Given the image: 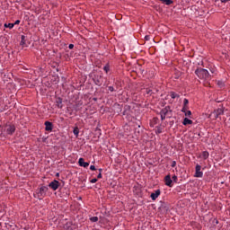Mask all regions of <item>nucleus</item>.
I'll return each instance as SVG.
<instances>
[{"label":"nucleus","mask_w":230,"mask_h":230,"mask_svg":"<svg viewBox=\"0 0 230 230\" xmlns=\"http://www.w3.org/2000/svg\"><path fill=\"white\" fill-rule=\"evenodd\" d=\"M230 0H221V3H229Z\"/></svg>","instance_id":"09e8293b"},{"label":"nucleus","mask_w":230,"mask_h":230,"mask_svg":"<svg viewBox=\"0 0 230 230\" xmlns=\"http://www.w3.org/2000/svg\"><path fill=\"white\" fill-rule=\"evenodd\" d=\"M146 94H150V96L154 94V90H152L150 87L146 88Z\"/></svg>","instance_id":"c85d7f7f"},{"label":"nucleus","mask_w":230,"mask_h":230,"mask_svg":"<svg viewBox=\"0 0 230 230\" xmlns=\"http://www.w3.org/2000/svg\"><path fill=\"white\" fill-rule=\"evenodd\" d=\"M78 164L79 166H83V168H87V166H89V163L85 162L84 158H79Z\"/></svg>","instance_id":"9d476101"},{"label":"nucleus","mask_w":230,"mask_h":230,"mask_svg":"<svg viewBox=\"0 0 230 230\" xmlns=\"http://www.w3.org/2000/svg\"><path fill=\"white\" fill-rule=\"evenodd\" d=\"M162 121H164L166 119V115H164L163 113H160Z\"/></svg>","instance_id":"58836bf2"},{"label":"nucleus","mask_w":230,"mask_h":230,"mask_svg":"<svg viewBox=\"0 0 230 230\" xmlns=\"http://www.w3.org/2000/svg\"><path fill=\"white\" fill-rule=\"evenodd\" d=\"M45 130L46 132H51L53 130V122L45 121Z\"/></svg>","instance_id":"6e6552de"},{"label":"nucleus","mask_w":230,"mask_h":230,"mask_svg":"<svg viewBox=\"0 0 230 230\" xmlns=\"http://www.w3.org/2000/svg\"><path fill=\"white\" fill-rule=\"evenodd\" d=\"M159 123V118L154 117L153 119L150 121V127L154 128L155 125Z\"/></svg>","instance_id":"4468645a"},{"label":"nucleus","mask_w":230,"mask_h":230,"mask_svg":"<svg viewBox=\"0 0 230 230\" xmlns=\"http://www.w3.org/2000/svg\"><path fill=\"white\" fill-rule=\"evenodd\" d=\"M188 103H190V101H188V99H184L183 105L188 106Z\"/></svg>","instance_id":"4c0bfd02"},{"label":"nucleus","mask_w":230,"mask_h":230,"mask_svg":"<svg viewBox=\"0 0 230 230\" xmlns=\"http://www.w3.org/2000/svg\"><path fill=\"white\" fill-rule=\"evenodd\" d=\"M49 188H50V190H53V191H57V190H58V188H60V181H58L57 180L52 181L49 184Z\"/></svg>","instance_id":"39448f33"},{"label":"nucleus","mask_w":230,"mask_h":230,"mask_svg":"<svg viewBox=\"0 0 230 230\" xmlns=\"http://www.w3.org/2000/svg\"><path fill=\"white\" fill-rule=\"evenodd\" d=\"M145 40H150V35L145 36Z\"/></svg>","instance_id":"c03bdc74"},{"label":"nucleus","mask_w":230,"mask_h":230,"mask_svg":"<svg viewBox=\"0 0 230 230\" xmlns=\"http://www.w3.org/2000/svg\"><path fill=\"white\" fill-rule=\"evenodd\" d=\"M90 170H91L92 172H96V166L91 165V166H90Z\"/></svg>","instance_id":"ea45409f"},{"label":"nucleus","mask_w":230,"mask_h":230,"mask_svg":"<svg viewBox=\"0 0 230 230\" xmlns=\"http://www.w3.org/2000/svg\"><path fill=\"white\" fill-rule=\"evenodd\" d=\"M170 96L172 100H175V98H180L181 96L176 93L175 92H170Z\"/></svg>","instance_id":"4be33fe9"},{"label":"nucleus","mask_w":230,"mask_h":230,"mask_svg":"<svg viewBox=\"0 0 230 230\" xmlns=\"http://www.w3.org/2000/svg\"><path fill=\"white\" fill-rule=\"evenodd\" d=\"M168 112H172V111L170 110V106H166L165 108L162 109L160 114H164L166 116Z\"/></svg>","instance_id":"2eb2a0df"},{"label":"nucleus","mask_w":230,"mask_h":230,"mask_svg":"<svg viewBox=\"0 0 230 230\" xmlns=\"http://www.w3.org/2000/svg\"><path fill=\"white\" fill-rule=\"evenodd\" d=\"M160 1L164 4H167V6H170V4H173V0H160Z\"/></svg>","instance_id":"412c9836"},{"label":"nucleus","mask_w":230,"mask_h":230,"mask_svg":"<svg viewBox=\"0 0 230 230\" xmlns=\"http://www.w3.org/2000/svg\"><path fill=\"white\" fill-rule=\"evenodd\" d=\"M161 195V190H156L155 192L151 193V199L152 200H157V198Z\"/></svg>","instance_id":"1a4fd4ad"},{"label":"nucleus","mask_w":230,"mask_h":230,"mask_svg":"<svg viewBox=\"0 0 230 230\" xmlns=\"http://www.w3.org/2000/svg\"><path fill=\"white\" fill-rule=\"evenodd\" d=\"M73 132L76 136V137H78V134H80V129L78 128V127H75Z\"/></svg>","instance_id":"bb28decb"},{"label":"nucleus","mask_w":230,"mask_h":230,"mask_svg":"<svg viewBox=\"0 0 230 230\" xmlns=\"http://www.w3.org/2000/svg\"><path fill=\"white\" fill-rule=\"evenodd\" d=\"M182 125H184L185 127L187 125H193V120L188 119V118H185L182 121Z\"/></svg>","instance_id":"f3484780"},{"label":"nucleus","mask_w":230,"mask_h":230,"mask_svg":"<svg viewBox=\"0 0 230 230\" xmlns=\"http://www.w3.org/2000/svg\"><path fill=\"white\" fill-rule=\"evenodd\" d=\"M182 75V73H181V71L179 70H174V78L176 80H178V78H181V76Z\"/></svg>","instance_id":"aec40b11"},{"label":"nucleus","mask_w":230,"mask_h":230,"mask_svg":"<svg viewBox=\"0 0 230 230\" xmlns=\"http://www.w3.org/2000/svg\"><path fill=\"white\" fill-rule=\"evenodd\" d=\"M149 87L152 89L153 94H156V93H159V89L154 86V84H151Z\"/></svg>","instance_id":"5701e85b"},{"label":"nucleus","mask_w":230,"mask_h":230,"mask_svg":"<svg viewBox=\"0 0 230 230\" xmlns=\"http://www.w3.org/2000/svg\"><path fill=\"white\" fill-rule=\"evenodd\" d=\"M217 85H218V87H220V89H222L226 86V84H224L223 81H217Z\"/></svg>","instance_id":"cd10ccee"},{"label":"nucleus","mask_w":230,"mask_h":230,"mask_svg":"<svg viewBox=\"0 0 230 230\" xmlns=\"http://www.w3.org/2000/svg\"><path fill=\"white\" fill-rule=\"evenodd\" d=\"M3 132H5L7 136H13L15 134V125L13 124H5L2 127Z\"/></svg>","instance_id":"7ed1b4c3"},{"label":"nucleus","mask_w":230,"mask_h":230,"mask_svg":"<svg viewBox=\"0 0 230 230\" xmlns=\"http://www.w3.org/2000/svg\"><path fill=\"white\" fill-rule=\"evenodd\" d=\"M201 170H202V166H200V164H197L196 165V172L194 174V177L202 178L204 175V172H202Z\"/></svg>","instance_id":"0eeeda50"},{"label":"nucleus","mask_w":230,"mask_h":230,"mask_svg":"<svg viewBox=\"0 0 230 230\" xmlns=\"http://www.w3.org/2000/svg\"><path fill=\"white\" fill-rule=\"evenodd\" d=\"M4 28H9V30H12V28H13V23H4Z\"/></svg>","instance_id":"c756f323"},{"label":"nucleus","mask_w":230,"mask_h":230,"mask_svg":"<svg viewBox=\"0 0 230 230\" xmlns=\"http://www.w3.org/2000/svg\"><path fill=\"white\" fill-rule=\"evenodd\" d=\"M68 48H69V49H73V48H75V45L74 44H69Z\"/></svg>","instance_id":"a18cd8bd"},{"label":"nucleus","mask_w":230,"mask_h":230,"mask_svg":"<svg viewBox=\"0 0 230 230\" xmlns=\"http://www.w3.org/2000/svg\"><path fill=\"white\" fill-rule=\"evenodd\" d=\"M201 157H202V159H204V160L206 161V159H208V158L209 157V152H208V151H203V152L201 153Z\"/></svg>","instance_id":"6ab92c4d"},{"label":"nucleus","mask_w":230,"mask_h":230,"mask_svg":"<svg viewBox=\"0 0 230 230\" xmlns=\"http://www.w3.org/2000/svg\"><path fill=\"white\" fill-rule=\"evenodd\" d=\"M90 220L91 222H98V217H92Z\"/></svg>","instance_id":"473e14b6"},{"label":"nucleus","mask_w":230,"mask_h":230,"mask_svg":"<svg viewBox=\"0 0 230 230\" xmlns=\"http://www.w3.org/2000/svg\"><path fill=\"white\" fill-rule=\"evenodd\" d=\"M172 179V182H175V183H177V181H179V179L177 178V175H173Z\"/></svg>","instance_id":"f704fd0d"},{"label":"nucleus","mask_w":230,"mask_h":230,"mask_svg":"<svg viewBox=\"0 0 230 230\" xmlns=\"http://www.w3.org/2000/svg\"><path fill=\"white\" fill-rule=\"evenodd\" d=\"M97 100H98L97 98H93V101H94V102H97Z\"/></svg>","instance_id":"603ef678"},{"label":"nucleus","mask_w":230,"mask_h":230,"mask_svg":"<svg viewBox=\"0 0 230 230\" xmlns=\"http://www.w3.org/2000/svg\"><path fill=\"white\" fill-rule=\"evenodd\" d=\"M213 222H214V224L217 225L218 224V219L215 218Z\"/></svg>","instance_id":"de8ad7c7"},{"label":"nucleus","mask_w":230,"mask_h":230,"mask_svg":"<svg viewBox=\"0 0 230 230\" xmlns=\"http://www.w3.org/2000/svg\"><path fill=\"white\" fill-rule=\"evenodd\" d=\"M102 172H99V174L97 175V179H102Z\"/></svg>","instance_id":"49530a36"},{"label":"nucleus","mask_w":230,"mask_h":230,"mask_svg":"<svg viewBox=\"0 0 230 230\" xmlns=\"http://www.w3.org/2000/svg\"><path fill=\"white\" fill-rule=\"evenodd\" d=\"M134 192H135L137 195H139V193H141V187H140V186H135V187H134Z\"/></svg>","instance_id":"393cba45"},{"label":"nucleus","mask_w":230,"mask_h":230,"mask_svg":"<svg viewBox=\"0 0 230 230\" xmlns=\"http://www.w3.org/2000/svg\"><path fill=\"white\" fill-rule=\"evenodd\" d=\"M130 105H125L124 106V111L122 112L123 116H127V114H128L130 112Z\"/></svg>","instance_id":"dca6fc26"},{"label":"nucleus","mask_w":230,"mask_h":230,"mask_svg":"<svg viewBox=\"0 0 230 230\" xmlns=\"http://www.w3.org/2000/svg\"><path fill=\"white\" fill-rule=\"evenodd\" d=\"M90 182H91L92 184H94V183L98 182V179L93 178V179H92V180L90 181Z\"/></svg>","instance_id":"e433bc0d"},{"label":"nucleus","mask_w":230,"mask_h":230,"mask_svg":"<svg viewBox=\"0 0 230 230\" xmlns=\"http://www.w3.org/2000/svg\"><path fill=\"white\" fill-rule=\"evenodd\" d=\"M216 112L217 113V116H224V109L222 108H218L217 110H216Z\"/></svg>","instance_id":"b1692460"},{"label":"nucleus","mask_w":230,"mask_h":230,"mask_svg":"<svg viewBox=\"0 0 230 230\" xmlns=\"http://www.w3.org/2000/svg\"><path fill=\"white\" fill-rule=\"evenodd\" d=\"M103 71H105V73H109V71H111V66L109 64H106L104 66H103Z\"/></svg>","instance_id":"a878e982"},{"label":"nucleus","mask_w":230,"mask_h":230,"mask_svg":"<svg viewBox=\"0 0 230 230\" xmlns=\"http://www.w3.org/2000/svg\"><path fill=\"white\" fill-rule=\"evenodd\" d=\"M20 46H22V48H28V43H26V36L24 35L21 36Z\"/></svg>","instance_id":"f8f14e48"},{"label":"nucleus","mask_w":230,"mask_h":230,"mask_svg":"<svg viewBox=\"0 0 230 230\" xmlns=\"http://www.w3.org/2000/svg\"><path fill=\"white\" fill-rule=\"evenodd\" d=\"M56 176H57V177H60V173L58 172V173L56 174Z\"/></svg>","instance_id":"3c124183"},{"label":"nucleus","mask_w":230,"mask_h":230,"mask_svg":"<svg viewBox=\"0 0 230 230\" xmlns=\"http://www.w3.org/2000/svg\"><path fill=\"white\" fill-rule=\"evenodd\" d=\"M62 102H63V100H62V98H60V97H58V98L56 99V105H57V107H58V109H62V107H64V105L62 104Z\"/></svg>","instance_id":"ddd939ff"},{"label":"nucleus","mask_w":230,"mask_h":230,"mask_svg":"<svg viewBox=\"0 0 230 230\" xmlns=\"http://www.w3.org/2000/svg\"><path fill=\"white\" fill-rule=\"evenodd\" d=\"M185 116H187L188 118H191V111H183Z\"/></svg>","instance_id":"2f4dec72"},{"label":"nucleus","mask_w":230,"mask_h":230,"mask_svg":"<svg viewBox=\"0 0 230 230\" xmlns=\"http://www.w3.org/2000/svg\"><path fill=\"white\" fill-rule=\"evenodd\" d=\"M188 109H189L188 106L183 105V107H182V109H181V112H186V111H188Z\"/></svg>","instance_id":"72a5a7b5"},{"label":"nucleus","mask_w":230,"mask_h":230,"mask_svg":"<svg viewBox=\"0 0 230 230\" xmlns=\"http://www.w3.org/2000/svg\"><path fill=\"white\" fill-rule=\"evenodd\" d=\"M103 172V169H99V173H102Z\"/></svg>","instance_id":"8fccbe9b"},{"label":"nucleus","mask_w":230,"mask_h":230,"mask_svg":"<svg viewBox=\"0 0 230 230\" xmlns=\"http://www.w3.org/2000/svg\"><path fill=\"white\" fill-rule=\"evenodd\" d=\"M211 119H217L218 118V113H217L216 110L211 112L208 116Z\"/></svg>","instance_id":"a211bd4d"},{"label":"nucleus","mask_w":230,"mask_h":230,"mask_svg":"<svg viewBox=\"0 0 230 230\" xmlns=\"http://www.w3.org/2000/svg\"><path fill=\"white\" fill-rule=\"evenodd\" d=\"M48 187L46 186H42L40 187L38 190H37V199H39V200H42V199H44V197H46V193H48Z\"/></svg>","instance_id":"20e7f679"},{"label":"nucleus","mask_w":230,"mask_h":230,"mask_svg":"<svg viewBox=\"0 0 230 230\" xmlns=\"http://www.w3.org/2000/svg\"><path fill=\"white\" fill-rule=\"evenodd\" d=\"M66 230H75V228H73L71 226H69V224L66 225Z\"/></svg>","instance_id":"c9c22d12"},{"label":"nucleus","mask_w":230,"mask_h":230,"mask_svg":"<svg viewBox=\"0 0 230 230\" xmlns=\"http://www.w3.org/2000/svg\"><path fill=\"white\" fill-rule=\"evenodd\" d=\"M171 166H172V168H175V166H177V162L172 161Z\"/></svg>","instance_id":"a19ab883"},{"label":"nucleus","mask_w":230,"mask_h":230,"mask_svg":"<svg viewBox=\"0 0 230 230\" xmlns=\"http://www.w3.org/2000/svg\"><path fill=\"white\" fill-rule=\"evenodd\" d=\"M13 26H14V24H21V20H16L15 22H14V23H13Z\"/></svg>","instance_id":"37998d69"},{"label":"nucleus","mask_w":230,"mask_h":230,"mask_svg":"<svg viewBox=\"0 0 230 230\" xmlns=\"http://www.w3.org/2000/svg\"><path fill=\"white\" fill-rule=\"evenodd\" d=\"M156 134H163V128L161 126L156 127Z\"/></svg>","instance_id":"7c9ffc66"},{"label":"nucleus","mask_w":230,"mask_h":230,"mask_svg":"<svg viewBox=\"0 0 230 230\" xmlns=\"http://www.w3.org/2000/svg\"><path fill=\"white\" fill-rule=\"evenodd\" d=\"M190 226L193 229L200 230L202 229V226L199 223H197L195 221L190 222Z\"/></svg>","instance_id":"9b49d317"},{"label":"nucleus","mask_w":230,"mask_h":230,"mask_svg":"<svg viewBox=\"0 0 230 230\" xmlns=\"http://www.w3.org/2000/svg\"><path fill=\"white\" fill-rule=\"evenodd\" d=\"M108 89L111 93H114V86H109Z\"/></svg>","instance_id":"79ce46f5"},{"label":"nucleus","mask_w":230,"mask_h":230,"mask_svg":"<svg viewBox=\"0 0 230 230\" xmlns=\"http://www.w3.org/2000/svg\"><path fill=\"white\" fill-rule=\"evenodd\" d=\"M164 183L165 186H168L169 188H173V181L172 180V176L170 174H167L164 177Z\"/></svg>","instance_id":"423d86ee"},{"label":"nucleus","mask_w":230,"mask_h":230,"mask_svg":"<svg viewBox=\"0 0 230 230\" xmlns=\"http://www.w3.org/2000/svg\"><path fill=\"white\" fill-rule=\"evenodd\" d=\"M0 226H1V223H0Z\"/></svg>","instance_id":"864d4df0"},{"label":"nucleus","mask_w":230,"mask_h":230,"mask_svg":"<svg viewBox=\"0 0 230 230\" xmlns=\"http://www.w3.org/2000/svg\"><path fill=\"white\" fill-rule=\"evenodd\" d=\"M195 75H197L198 78H199L200 80H209V78H211L209 72L200 67L195 70Z\"/></svg>","instance_id":"f257e3e1"},{"label":"nucleus","mask_w":230,"mask_h":230,"mask_svg":"<svg viewBox=\"0 0 230 230\" xmlns=\"http://www.w3.org/2000/svg\"><path fill=\"white\" fill-rule=\"evenodd\" d=\"M92 80L98 87H102V85H103V75L102 73L92 75Z\"/></svg>","instance_id":"f03ea898"}]
</instances>
